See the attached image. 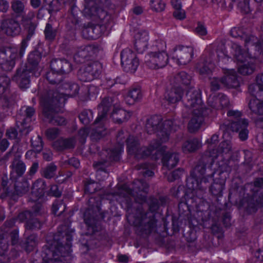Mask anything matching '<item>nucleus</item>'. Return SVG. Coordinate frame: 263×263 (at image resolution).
<instances>
[{
	"label": "nucleus",
	"instance_id": "obj_35",
	"mask_svg": "<svg viewBox=\"0 0 263 263\" xmlns=\"http://www.w3.org/2000/svg\"><path fill=\"white\" fill-rule=\"evenodd\" d=\"M222 84L228 88H236L239 86L235 71L232 70L229 74L221 78Z\"/></svg>",
	"mask_w": 263,
	"mask_h": 263
},
{
	"label": "nucleus",
	"instance_id": "obj_36",
	"mask_svg": "<svg viewBox=\"0 0 263 263\" xmlns=\"http://www.w3.org/2000/svg\"><path fill=\"white\" fill-rule=\"evenodd\" d=\"M57 171V165L53 162L48 164L40 171L42 177L47 179H51L55 177Z\"/></svg>",
	"mask_w": 263,
	"mask_h": 263
},
{
	"label": "nucleus",
	"instance_id": "obj_42",
	"mask_svg": "<svg viewBox=\"0 0 263 263\" xmlns=\"http://www.w3.org/2000/svg\"><path fill=\"white\" fill-rule=\"evenodd\" d=\"M31 145L33 150L36 153H40L42 151L44 146L42 137L40 135H37L35 137H32L31 139Z\"/></svg>",
	"mask_w": 263,
	"mask_h": 263
},
{
	"label": "nucleus",
	"instance_id": "obj_15",
	"mask_svg": "<svg viewBox=\"0 0 263 263\" xmlns=\"http://www.w3.org/2000/svg\"><path fill=\"white\" fill-rule=\"evenodd\" d=\"M17 57V49L10 47H1L0 69L4 71H11L15 66Z\"/></svg>",
	"mask_w": 263,
	"mask_h": 263
},
{
	"label": "nucleus",
	"instance_id": "obj_19",
	"mask_svg": "<svg viewBox=\"0 0 263 263\" xmlns=\"http://www.w3.org/2000/svg\"><path fill=\"white\" fill-rule=\"evenodd\" d=\"M171 87L166 89L164 99L168 104H175L181 100V72H178L171 83Z\"/></svg>",
	"mask_w": 263,
	"mask_h": 263
},
{
	"label": "nucleus",
	"instance_id": "obj_62",
	"mask_svg": "<svg viewBox=\"0 0 263 263\" xmlns=\"http://www.w3.org/2000/svg\"><path fill=\"white\" fill-rule=\"evenodd\" d=\"M33 217V213L29 210H25L20 212L16 217V219L20 222H26L27 220Z\"/></svg>",
	"mask_w": 263,
	"mask_h": 263
},
{
	"label": "nucleus",
	"instance_id": "obj_60",
	"mask_svg": "<svg viewBox=\"0 0 263 263\" xmlns=\"http://www.w3.org/2000/svg\"><path fill=\"white\" fill-rule=\"evenodd\" d=\"M96 183L95 180L89 178L87 179L84 186V191L85 194H91L96 191V188L93 187V185Z\"/></svg>",
	"mask_w": 263,
	"mask_h": 263
},
{
	"label": "nucleus",
	"instance_id": "obj_58",
	"mask_svg": "<svg viewBox=\"0 0 263 263\" xmlns=\"http://www.w3.org/2000/svg\"><path fill=\"white\" fill-rule=\"evenodd\" d=\"M60 134V130L57 127H50L47 128L45 135L47 139L49 140H53L55 139Z\"/></svg>",
	"mask_w": 263,
	"mask_h": 263
},
{
	"label": "nucleus",
	"instance_id": "obj_12",
	"mask_svg": "<svg viewBox=\"0 0 263 263\" xmlns=\"http://www.w3.org/2000/svg\"><path fill=\"white\" fill-rule=\"evenodd\" d=\"M62 194V192L58 184L50 185V189L47 190L46 182L42 178L36 179L31 187V196L34 198L33 200L35 202L39 200L44 201L48 197H60Z\"/></svg>",
	"mask_w": 263,
	"mask_h": 263
},
{
	"label": "nucleus",
	"instance_id": "obj_5",
	"mask_svg": "<svg viewBox=\"0 0 263 263\" xmlns=\"http://www.w3.org/2000/svg\"><path fill=\"white\" fill-rule=\"evenodd\" d=\"M111 107H113V109L110 117L114 123L120 124L127 120L126 112L118 105V100H115V97H105L98 106V114L93 124L102 126L103 120L106 117Z\"/></svg>",
	"mask_w": 263,
	"mask_h": 263
},
{
	"label": "nucleus",
	"instance_id": "obj_21",
	"mask_svg": "<svg viewBox=\"0 0 263 263\" xmlns=\"http://www.w3.org/2000/svg\"><path fill=\"white\" fill-rule=\"evenodd\" d=\"M1 27L7 35L12 36L19 34L21 30L17 17L14 16L3 20Z\"/></svg>",
	"mask_w": 263,
	"mask_h": 263
},
{
	"label": "nucleus",
	"instance_id": "obj_30",
	"mask_svg": "<svg viewBox=\"0 0 263 263\" xmlns=\"http://www.w3.org/2000/svg\"><path fill=\"white\" fill-rule=\"evenodd\" d=\"M161 163L164 167L168 170L174 168L179 161V158L176 154L167 152L166 154L162 155Z\"/></svg>",
	"mask_w": 263,
	"mask_h": 263
},
{
	"label": "nucleus",
	"instance_id": "obj_45",
	"mask_svg": "<svg viewBox=\"0 0 263 263\" xmlns=\"http://www.w3.org/2000/svg\"><path fill=\"white\" fill-rule=\"evenodd\" d=\"M86 92V95L82 99L84 101L96 99L99 93V90L98 87L91 85L87 88Z\"/></svg>",
	"mask_w": 263,
	"mask_h": 263
},
{
	"label": "nucleus",
	"instance_id": "obj_29",
	"mask_svg": "<svg viewBox=\"0 0 263 263\" xmlns=\"http://www.w3.org/2000/svg\"><path fill=\"white\" fill-rule=\"evenodd\" d=\"M27 30V35L25 39L22 40L21 43V46L18 50V54L20 58L24 56L25 50L28 46V41H29L35 33L36 26L34 23L29 21L28 23L26 24L25 26Z\"/></svg>",
	"mask_w": 263,
	"mask_h": 263
},
{
	"label": "nucleus",
	"instance_id": "obj_50",
	"mask_svg": "<svg viewBox=\"0 0 263 263\" xmlns=\"http://www.w3.org/2000/svg\"><path fill=\"white\" fill-rule=\"evenodd\" d=\"M241 39L244 41L246 46L250 45L253 46L256 44V46L260 47L259 43L261 42H259L257 37L254 35L242 33L241 35Z\"/></svg>",
	"mask_w": 263,
	"mask_h": 263
},
{
	"label": "nucleus",
	"instance_id": "obj_23",
	"mask_svg": "<svg viewBox=\"0 0 263 263\" xmlns=\"http://www.w3.org/2000/svg\"><path fill=\"white\" fill-rule=\"evenodd\" d=\"M261 200V195L258 196L257 194H254L252 196L244 197L240 204L247 213L252 214L257 211L259 205L263 206V203L260 202Z\"/></svg>",
	"mask_w": 263,
	"mask_h": 263
},
{
	"label": "nucleus",
	"instance_id": "obj_6",
	"mask_svg": "<svg viewBox=\"0 0 263 263\" xmlns=\"http://www.w3.org/2000/svg\"><path fill=\"white\" fill-rule=\"evenodd\" d=\"M29 188L30 183L27 179H22L21 181L15 180L14 182L11 180V182H10L7 175H4L2 177L0 197L2 199H8L16 202L19 197L26 194L29 191Z\"/></svg>",
	"mask_w": 263,
	"mask_h": 263
},
{
	"label": "nucleus",
	"instance_id": "obj_16",
	"mask_svg": "<svg viewBox=\"0 0 263 263\" xmlns=\"http://www.w3.org/2000/svg\"><path fill=\"white\" fill-rule=\"evenodd\" d=\"M121 64L123 70L126 72L135 73L139 65V60L135 52L131 49L126 48L120 53Z\"/></svg>",
	"mask_w": 263,
	"mask_h": 263
},
{
	"label": "nucleus",
	"instance_id": "obj_33",
	"mask_svg": "<svg viewBox=\"0 0 263 263\" xmlns=\"http://www.w3.org/2000/svg\"><path fill=\"white\" fill-rule=\"evenodd\" d=\"M63 74L58 72L57 71H53L51 69L46 72L45 78L48 83L52 85H57L60 86L63 82Z\"/></svg>",
	"mask_w": 263,
	"mask_h": 263
},
{
	"label": "nucleus",
	"instance_id": "obj_4",
	"mask_svg": "<svg viewBox=\"0 0 263 263\" xmlns=\"http://www.w3.org/2000/svg\"><path fill=\"white\" fill-rule=\"evenodd\" d=\"M41 58V53L37 50H34L29 54L25 65L17 69L12 80L21 89L28 88L30 86L31 77L33 75L37 77L40 74L36 75V72Z\"/></svg>",
	"mask_w": 263,
	"mask_h": 263
},
{
	"label": "nucleus",
	"instance_id": "obj_32",
	"mask_svg": "<svg viewBox=\"0 0 263 263\" xmlns=\"http://www.w3.org/2000/svg\"><path fill=\"white\" fill-rule=\"evenodd\" d=\"M204 122V119L202 116H194L188 123V131L193 134L197 133Z\"/></svg>",
	"mask_w": 263,
	"mask_h": 263
},
{
	"label": "nucleus",
	"instance_id": "obj_46",
	"mask_svg": "<svg viewBox=\"0 0 263 263\" xmlns=\"http://www.w3.org/2000/svg\"><path fill=\"white\" fill-rule=\"evenodd\" d=\"M104 88L106 89H111L113 91V96L111 97L108 96L109 98L115 97V100H117V96L119 95L120 91L116 89V81L114 79L106 78V82L104 84Z\"/></svg>",
	"mask_w": 263,
	"mask_h": 263
},
{
	"label": "nucleus",
	"instance_id": "obj_26",
	"mask_svg": "<svg viewBox=\"0 0 263 263\" xmlns=\"http://www.w3.org/2000/svg\"><path fill=\"white\" fill-rule=\"evenodd\" d=\"M50 68L53 71L56 70L64 74L69 73L72 70V65L65 59H54L51 61Z\"/></svg>",
	"mask_w": 263,
	"mask_h": 263
},
{
	"label": "nucleus",
	"instance_id": "obj_48",
	"mask_svg": "<svg viewBox=\"0 0 263 263\" xmlns=\"http://www.w3.org/2000/svg\"><path fill=\"white\" fill-rule=\"evenodd\" d=\"M178 218L177 220H175L174 217L172 219V235H174L179 232L181 229L180 226L179 224V219L181 217V199L178 202Z\"/></svg>",
	"mask_w": 263,
	"mask_h": 263
},
{
	"label": "nucleus",
	"instance_id": "obj_39",
	"mask_svg": "<svg viewBox=\"0 0 263 263\" xmlns=\"http://www.w3.org/2000/svg\"><path fill=\"white\" fill-rule=\"evenodd\" d=\"M11 8L14 13L13 15L16 17H22V20L24 19V3L20 0H15L13 1L11 4Z\"/></svg>",
	"mask_w": 263,
	"mask_h": 263
},
{
	"label": "nucleus",
	"instance_id": "obj_37",
	"mask_svg": "<svg viewBox=\"0 0 263 263\" xmlns=\"http://www.w3.org/2000/svg\"><path fill=\"white\" fill-rule=\"evenodd\" d=\"M77 0H72L70 2V7L69 10V18L74 25H77L80 21V18L78 15L80 12L79 8L76 5Z\"/></svg>",
	"mask_w": 263,
	"mask_h": 263
},
{
	"label": "nucleus",
	"instance_id": "obj_7",
	"mask_svg": "<svg viewBox=\"0 0 263 263\" xmlns=\"http://www.w3.org/2000/svg\"><path fill=\"white\" fill-rule=\"evenodd\" d=\"M166 43L161 40H157L153 43L152 49L145 57L146 66L150 69L162 68L169 63L170 57L166 52Z\"/></svg>",
	"mask_w": 263,
	"mask_h": 263
},
{
	"label": "nucleus",
	"instance_id": "obj_53",
	"mask_svg": "<svg viewBox=\"0 0 263 263\" xmlns=\"http://www.w3.org/2000/svg\"><path fill=\"white\" fill-rule=\"evenodd\" d=\"M41 227L40 221L37 218H34L33 217L27 220L25 223V228L27 230H32L36 229H40Z\"/></svg>",
	"mask_w": 263,
	"mask_h": 263
},
{
	"label": "nucleus",
	"instance_id": "obj_57",
	"mask_svg": "<svg viewBox=\"0 0 263 263\" xmlns=\"http://www.w3.org/2000/svg\"><path fill=\"white\" fill-rule=\"evenodd\" d=\"M171 5L176 10L173 13V16L178 20H181V0H171Z\"/></svg>",
	"mask_w": 263,
	"mask_h": 263
},
{
	"label": "nucleus",
	"instance_id": "obj_11",
	"mask_svg": "<svg viewBox=\"0 0 263 263\" xmlns=\"http://www.w3.org/2000/svg\"><path fill=\"white\" fill-rule=\"evenodd\" d=\"M56 101L50 99L49 96H43L41 99V104L43 107V115L47 121L50 123L62 126L67 124L66 119L62 116L55 114L62 112L64 107H59Z\"/></svg>",
	"mask_w": 263,
	"mask_h": 263
},
{
	"label": "nucleus",
	"instance_id": "obj_56",
	"mask_svg": "<svg viewBox=\"0 0 263 263\" xmlns=\"http://www.w3.org/2000/svg\"><path fill=\"white\" fill-rule=\"evenodd\" d=\"M150 6L153 10L161 12L165 9V4L162 0H151Z\"/></svg>",
	"mask_w": 263,
	"mask_h": 263
},
{
	"label": "nucleus",
	"instance_id": "obj_14",
	"mask_svg": "<svg viewBox=\"0 0 263 263\" xmlns=\"http://www.w3.org/2000/svg\"><path fill=\"white\" fill-rule=\"evenodd\" d=\"M158 220L155 214L147 216L146 213L141 212L135 217V226L141 235H149L157 227Z\"/></svg>",
	"mask_w": 263,
	"mask_h": 263
},
{
	"label": "nucleus",
	"instance_id": "obj_17",
	"mask_svg": "<svg viewBox=\"0 0 263 263\" xmlns=\"http://www.w3.org/2000/svg\"><path fill=\"white\" fill-rule=\"evenodd\" d=\"M248 121L245 119H235L232 120L228 124L224 123L220 126V130L224 134L228 129L232 132L239 133V138L241 141H245L248 137L249 131L247 129Z\"/></svg>",
	"mask_w": 263,
	"mask_h": 263
},
{
	"label": "nucleus",
	"instance_id": "obj_49",
	"mask_svg": "<svg viewBox=\"0 0 263 263\" xmlns=\"http://www.w3.org/2000/svg\"><path fill=\"white\" fill-rule=\"evenodd\" d=\"M78 79L81 82H90L95 79H97L91 74L89 71L87 70L85 67L83 71L80 70L78 73Z\"/></svg>",
	"mask_w": 263,
	"mask_h": 263
},
{
	"label": "nucleus",
	"instance_id": "obj_40",
	"mask_svg": "<svg viewBox=\"0 0 263 263\" xmlns=\"http://www.w3.org/2000/svg\"><path fill=\"white\" fill-rule=\"evenodd\" d=\"M200 142L197 138L189 139L185 141L182 149L184 152H193L198 149Z\"/></svg>",
	"mask_w": 263,
	"mask_h": 263
},
{
	"label": "nucleus",
	"instance_id": "obj_31",
	"mask_svg": "<svg viewBox=\"0 0 263 263\" xmlns=\"http://www.w3.org/2000/svg\"><path fill=\"white\" fill-rule=\"evenodd\" d=\"M141 151L140 142L137 139L128 138L126 140V151L128 155L139 157Z\"/></svg>",
	"mask_w": 263,
	"mask_h": 263
},
{
	"label": "nucleus",
	"instance_id": "obj_27",
	"mask_svg": "<svg viewBox=\"0 0 263 263\" xmlns=\"http://www.w3.org/2000/svg\"><path fill=\"white\" fill-rule=\"evenodd\" d=\"M75 144L76 140L74 137H61L53 142L52 146L55 151L61 152L73 148Z\"/></svg>",
	"mask_w": 263,
	"mask_h": 263
},
{
	"label": "nucleus",
	"instance_id": "obj_64",
	"mask_svg": "<svg viewBox=\"0 0 263 263\" xmlns=\"http://www.w3.org/2000/svg\"><path fill=\"white\" fill-rule=\"evenodd\" d=\"M91 27L90 23H89L87 25L85 26L82 29V35L83 37L87 40H95L93 37L92 36L95 35V34L91 31Z\"/></svg>",
	"mask_w": 263,
	"mask_h": 263
},
{
	"label": "nucleus",
	"instance_id": "obj_22",
	"mask_svg": "<svg viewBox=\"0 0 263 263\" xmlns=\"http://www.w3.org/2000/svg\"><path fill=\"white\" fill-rule=\"evenodd\" d=\"M148 33L146 30H138L134 35V47L137 53L142 54L147 49Z\"/></svg>",
	"mask_w": 263,
	"mask_h": 263
},
{
	"label": "nucleus",
	"instance_id": "obj_43",
	"mask_svg": "<svg viewBox=\"0 0 263 263\" xmlns=\"http://www.w3.org/2000/svg\"><path fill=\"white\" fill-rule=\"evenodd\" d=\"M193 53L194 50L192 47L182 46V60H183V64H187L191 61Z\"/></svg>",
	"mask_w": 263,
	"mask_h": 263
},
{
	"label": "nucleus",
	"instance_id": "obj_9",
	"mask_svg": "<svg viewBox=\"0 0 263 263\" xmlns=\"http://www.w3.org/2000/svg\"><path fill=\"white\" fill-rule=\"evenodd\" d=\"M79 85L73 81H63L56 89H49L44 96L56 101L59 107L64 106L69 98H73L79 94Z\"/></svg>",
	"mask_w": 263,
	"mask_h": 263
},
{
	"label": "nucleus",
	"instance_id": "obj_2",
	"mask_svg": "<svg viewBox=\"0 0 263 263\" xmlns=\"http://www.w3.org/2000/svg\"><path fill=\"white\" fill-rule=\"evenodd\" d=\"M74 230L67 228L64 231L58 230L51 240H47L43 248L41 263H65L63 259L71 255Z\"/></svg>",
	"mask_w": 263,
	"mask_h": 263
},
{
	"label": "nucleus",
	"instance_id": "obj_1",
	"mask_svg": "<svg viewBox=\"0 0 263 263\" xmlns=\"http://www.w3.org/2000/svg\"><path fill=\"white\" fill-rule=\"evenodd\" d=\"M78 43L75 32H71L69 34H66L64 45L65 49L69 51L70 54H73L75 63L81 64L88 62L85 66L87 70L97 79H99L102 72L103 65L94 59L100 50V45L98 44H92L79 47Z\"/></svg>",
	"mask_w": 263,
	"mask_h": 263
},
{
	"label": "nucleus",
	"instance_id": "obj_8",
	"mask_svg": "<svg viewBox=\"0 0 263 263\" xmlns=\"http://www.w3.org/2000/svg\"><path fill=\"white\" fill-rule=\"evenodd\" d=\"M89 207L84 213V220L87 227L86 235H94L98 231V217L104 219L106 211L102 210V201L96 198L89 200Z\"/></svg>",
	"mask_w": 263,
	"mask_h": 263
},
{
	"label": "nucleus",
	"instance_id": "obj_52",
	"mask_svg": "<svg viewBox=\"0 0 263 263\" xmlns=\"http://www.w3.org/2000/svg\"><path fill=\"white\" fill-rule=\"evenodd\" d=\"M0 231H2L0 230ZM9 244L8 242L5 239V234L0 233V257H4L8 252Z\"/></svg>",
	"mask_w": 263,
	"mask_h": 263
},
{
	"label": "nucleus",
	"instance_id": "obj_44",
	"mask_svg": "<svg viewBox=\"0 0 263 263\" xmlns=\"http://www.w3.org/2000/svg\"><path fill=\"white\" fill-rule=\"evenodd\" d=\"M45 39L49 42H53L57 36V31L53 28L52 25L47 23L46 24L45 28L44 31Z\"/></svg>",
	"mask_w": 263,
	"mask_h": 263
},
{
	"label": "nucleus",
	"instance_id": "obj_25",
	"mask_svg": "<svg viewBox=\"0 0 263 263\" xmlns=\"http://www.w3.org/2000/svg\"><path fill=\"white\" fill-rule=\"evenodd\" d=\"M35 109L32 106H27L25 110V118L21 123V128L20 132L25 135L29 134L33 130V126L31 123L32 118L35 115Z\"/></svg>",
	"mask_w": 263,
	"mask_h": 263
},
{
	"label": "nucleus",
	"instance_id": "obj_24",
	"mask_svg": "<svg viewBox=\"0 0 263 263\" xmlns=\"http://www.w3.org/2000/svg\"><path fill=\"white\" fill-rule=\"evenodd\" d=\"M217 156V155H214L211 154L210 152H206V154L202 156L201 158L198 161L192 172L194 176H198L201 178L205 173L206 164Z\"/></svg>",
	"mask_w": 263,
	"mask_h": 263
},
{
	"label": "nucleus",
	"instance_id": "obj_34",
	"mask_svg": "<svg viewBox=\"0 0 263 263\" xmlns=\"http://www.w3.org/2000/svg\"><path fill=\"white\" fill-rule=\"evenodd\" d=\"M142 98V93L140 87L132 88L128 92L125 98L127 104L133 105L135 102L141 100Z\"/></svg>",
	"mask_w": 263,
	"mask_h": 263
},
{
	"label": "nucleus",
	"instance_id": "obj_54",
	"mask_svg": "<svg viewBox=\"0 0 263 263\" xmlns=\"http://www.w3.org/2000/svg\"><path fill=\"white\" fill-rule=\"evenodd\" d=\"M255 69V66L253 64L247 63L240 66L238 68L239 72L243 75H249L252 74Z\"/></svg>",
	"mask_w": 263,
	"mask_h": 263
},
{
	"label": "nucleus",
	"instance_id": "obj_18",
	"mask_svg": "<svg viewBox=\"0 0 263 263\" xmlns=\"http://www.w3.org/2000/svg\"><path fill=\"white\" fill-rule=\"evenodd\" d=\"M256 83L258 88L256 97H258V99H250L248 106L253 113L263 115V73L257 75Z\"/></svg>",
	"mask_w": 263,
	"mask_h": 263
},
{
	"label": "nucleus",
	"instance_id": "obj_3",
	"mask_svg": "<svg viewBox=\"0 0 263 263\" xmlns=\"http://www.w3.org/2000/svg\"><path fill=\"white\" fill-rule=\"evenodd\" d=\"M84 2L85 15L98 19L97 24L90 23L91 31L95 34V35L92 36L95 40L111 29L114 25V17L104 10L96 1L84 0Z\"/></svg>",
	"mask_w": 263,
	"mask_h": 263
},
{
	"label": "nucleus",
	"instance_id": "obj_63",
	"mask_svg": "<svg viewBox=\"0 0 263 263\" xmlns=\"http://www.w3.org/2000/svg\"><path fill=\"white\" fill-rule=\"evenodd\" d=\"M151 164L148 162H143L139 164V169L144 170L143 175L145 177H153L155 175L154 172L149 169Z\"/></svg>",
	"mask_w": 263,
	"mask_h": 263
},
{
	"label": "nucleus",
	"instance_id": "obj_41",
	"mask_svg": "<svg viewBox=\"0 0 263 263\" xmlns=\"http://www.w3.org/2000/svg\"><path fill=\"white\" fill-rule=\"evenodd\" d=\"M232 47L234 50V57L237 61L240 63H243L247 60L248 54L243 51L239 45L237 44H233Z\"/></svg>",
	"mask_w": 263,
	"mask_h": 263
},
{
	"label": "nucleus",
	"instance_id": "obj_28",
	"mask_svg": "<svg viewBox=\"0 0 263 263\" xmlns=\"http://www.w3.org/2000/svg\"><path fill=\"white\" fill-rule=\"evenodd\" d=\"M37 245V235L35 234H31L27 236H24L20 239L19 242V246L21 249L28 254L33 251Z\"/></svg>",
	"mask_w": 263,
	"mask_h": 263
},
{
	"label": "nucleus",
	"instance_id": "obj_61",
	"mask_svg": "<svg viewBox=\"0 0 263 263\" xmlns=\"http://www.w3.org/2000/svg\"><path fill=\"white\" fill-rule=\"evenodd\" d=\"M20 255V253L19 251H18L14 247H12L11 250L9 251L8 250V252L7 254L4 256V259H6L7 262L9 263L11 260H14L17 258Z\"/></svg>",
	"mask_w": 263,
	"mask_h": 263
},
{
	"label": "nucleus",
	"instance_id": "obj_47",
	"mask_svg": "<svg viewBox=\"0 0 263 263\" xmlns=\"http://www.w3.org/2000/svg\"><path fill=\"white\" fill-rule=\"evenodd\" d=\"M200 178L198 176H194L191 173V176L186 180L187 187L191 190L199 189V179Z\"/></svg>",
	"mask_w": 263,
	"mask_h": 263
},
{
	"label": "nucleus",
	"instance_id": "obj_55",
	"mask_svg": "<svg viewBox=\"0 0 263 263\" xmlns=\"http://www.w3.org/2000/svg\"><path fill=\"white\" fill-rule=\"evenodd\" d=\"M224 188V184L222 183L214 182L210 189V191L215 196H221Z\"/></svg>",
	"mask_w": 263,
	"mask_h": 263
},
{
	"label": "nucleus",
	"instance_id": "obj_13",
	"mask_svg": "<svg viewBox=\"0 0 263 263\" xmlns=\"http://www.w3.org/2000/svg\"><path fill=\"white\" fill-rule=\"evenodd\" d=\"M11 80L6 74L0 76V114L3 117L12 115L13 102L10 95Z\"/></svg>",
	"mask_w": 263,
	"mask_h": 263
},
{
	"label": "nucleus",
	"instance_id": "obj_10",
	"mask_svg": "<svg viewBox=\"0 0 263 263\" xmlns=\"http://www.w3.org/2000/svg\"><path fill=\"white\" fill-rule=\"evenodd\" d=\"M174 121L173 119L163 121L160 116L153 115L147 118L145 128L149 134H157L160 137L162 141L168 140L171 132L173 130Z\"/></svg>",
	"mask_w": 263,
	"mask_h": 263
},
{
	"label": "nucleus",
	"instance_id": "obj_59",
	"mask_svg": "<svg viewBox=\"0 0 263 263\" xmlns=\"http://www.w3.org/2000/svg\"><path fill=\"white\" fill-rule=\"evenodd\" d=\"M177 51H181V45H178L173 48L172 52L170 54L171 60L175 65L180 66L181 65V61L177 54Z\"/></svg>",
	"mask_w": 263,
	"mask_h": 263
},
{
	"label": "nucleus",
	"instance_id": "obj_38",
	"mask_svg": "<svg viewBox=\"0 0 263 263\" xmlns=\"http://www.w3.org/2000/svg\"><path fill=\"white\" fill-rule=\"evenodd\" d=\"M93 118V112L91 109H84L79 115L80 122L84 125H89Z\"/></svg>",
	"mask_w": 263,
	"mask_h": 263
},
{
	"label": "nucleus",
	"instance_id": "obj_51",
	"mask_svg": "<svg viewBox=\"0 0 263 263\" xmlns=\"http://www.w3.org/2000/svg\"><path fill=\"white\" fill-rule=\"evenodd\" d=\"M124 152L123 145L121 144L113 148L110 151V157L115 161H119L121 158V155Z\"/></svg>",
	"mask_w": 263,
	"mask_h": 263
},
{
	"label": "nucleus",
	"instance_id": "obj_20",
	"mask_svg": "<svg viewBox=\"0 0 263 263\" xmlns=\"http://www.w3.org/2000/svg\"><path fill=\"white\" fill-rule=\"evenodd\" d=\"M185 95L183 96V103L187 108H198L202 103L199 89L193 87L184 89Z\"/></svg>",
	"mask_w": 263,
	"mask_h": 263
}]
</instances>
